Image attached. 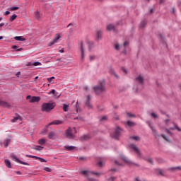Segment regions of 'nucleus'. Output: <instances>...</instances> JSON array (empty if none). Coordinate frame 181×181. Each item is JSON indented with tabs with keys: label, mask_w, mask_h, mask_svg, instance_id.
Returning <instances> with one entry per match:
<instances>
[{
	"label": "nucleus",
	"mask_w": 181,
	"mask_h": 181,
	"mask_svg": "<svg viewBox=\"0 0 181 181\" xmlns=\"http://www.w3.org/2000/svg\"><path fill=\"white\" fill-rule=\"evenodd\" d=\"M135 86L134 88H135L136 93H139L141 90H144V76L139 75L135 78Z\"/></svg>",
	"instance_id": "1"
},
{
	"label": "nucleus",
	"mask_w": 181,
	"mask_h": 181,
	"mask_svg": "<svg viewBox=\"0 0 181 181\" xmlns=\"http://www.w3.org/2000/svg\"><path fill=\"white\" fill-rule=\"evenodd\" d=\"M93 91H95L96 95H100L103 93H105V81H100L93 87Z\"/></svg>",
	"instance_id": "2"
},
{
	"label": "nucleus",
	"mask_w": 181,
	"mask_h": 181,
	"mask_svg": "<svg viewBox=\"0 0 181 181\" xmlns=\"http://www.w3.org/2000/svg\"><path fill=\"white\" fill-rule=\"evenodd\" d=\"M56 107L55 103H45L41 106V111L42 112H50Z\"/></svg>",
	"instance_id": "3"
},
{
	"label": "nucleus",
	"mask_w": 181,
	"mask_h": 181,
	"mask_svg": "<svg viewBox=\"0 0 181 181\" xmlns=\"http://www.w3.org/2000/svg\"><path fill=\"white\" fill-rule=\"evenodd\" d=\"M120 159L124 160V162H125V163L129 165V166H136L137 168H139V166H141L139 164L134 163V161L129 160L128 158V157H127L124 155H120Z\"/></svg>",
	"instance_id": "4"
},
{
	"label": "nucleus",
	"mask_w": 181,
	"mask_h": 181,
	"mask_svg": "<svg viewBox=\"0 0 181 181\" xmlns=\"http://www.w3.org/2000/svg\"><path fill=\"white\" fill-rule=\"evenodd\" d=\"M115 132L113 134H111L112 138H114L115 139H119V135H121V129H122V128H121L120 127L117 126L115 128Z\"/></svg>",
	"instance_id": "5"
},
{
	"label": "nucleus",
	"mask_w": 181,
	"mask_h": 181,
	"mask_svg": "<svg viewBox=\"0 0 181 181\" xmlns=\"http://www.w3.org/2000/svg\"><path fill=\"white\" fill-rule=\"evenodd\" d=\"M85 107H87L88 110H93L94 108V107L93 106V104H91V96H90V95L86 96Z\"/></svg>",
	"instance_id": "6"
},
{
	"label": "nucleus",
	"mask_w": 181,
	"mask_h": 181,
	"mask_svg": "<svg viewBox=\"0 0 181 181\" xmlns=\"http://www.w3.org/2000/svg\"><path fill=\"white\" fill-rule=\"evenodd\" d=\"M146 124H147V125H148L149 128L151 129L153 135L154 136H160L159 134H158V131H156V129L155 128V127H153V125H152V122L151 121H146Z\"/></svg>",
	"instance_id": "7"
},
{
	"label": "nucleus",
	"mask_w": 181,
	"mask_h": 181,
	"mask_svg": "<svg viewBox=\"0 0 181 181\" xmlns=\"http://www.w3.org/2000/svg\"><path fill=\"white\" fill-rule=\"evenodd\" d=\"M65 135L68 139H73L74 138V134H73V129L71 127H69L66 132Z\"/></svg>",
	"instance_id": "8"
},
{
	"label": "nucleus",
	"mask_w": 181,
	"mask_h": 181,
	"mask_svg": "<svg viewBox=\"0 0 181 181\" xmlns=\"http://www.w3.org/2000/svg\"><path fill=\"white\" fill-rule=\"evenodd\" d=\"M11 159L15 160V162H17V163H20L21 165H25L26 166H29V163L19 160V158H18L14 154H11Z\"/></svg>",
	"instance_id": "9"
},
{
	"label": "nucleus",
	"mask_w": 181,
	"mask_h": 181,
	"mask_svg": "<svg viewBox=\"0 0 181 181\" xmlns=\"http://www.w3.org/2000/svg\"><path fill=\"white\" fill-rule=\"evenodd\" d=\"M131 148L132 149H134V151H135V152L137 153V155L139 156H142V153L141 152V150H139V148L138 147H136V145L135 144H131Z\"/></svg>",
	"instance_id": "10"
},
{
	"label": "nucleus",
	"mask_w": 181,
	"mask_h": 181,
	"mask_svg": "<svg viewBox=\"0 0 181 181\" xmlns=\"http://www.w3.org/2000/svg\"><path fill=\"white\" fill-rule=\"evenodd\" d=\"M102 39H103V31L101 30H99L97 31L95 40L96 42H100V40H101Z\"/></svg>",
	"instance_id": "11"
},
{
	"label": "nucleus",
	"mask_w": 181,
	"mask_h": 181,
	"mask_svg": "<svg viewBox=\"0 0 181 181\" xmlns=\"http://www.w3.org/2000/svg\"><path fill=\"white\" fill-rule=\"evenodd\" d=\"M0 107H3V108H10L11 105H9V103H8V102L0 99Z\"/></svg>",
	"instance_id": "12"
},
{
	"label": "nucleus",
	"mask_w": 181,
	"mask_h": 181,
	"mask_svg": "<svg viewBox=\"0 0 181 181\" xmlns=\"http://www.w3.org/2000/svg\"><path fill=\"white\" fill-rule=\"evenodd\" d=\"M59 39H60V34H57L53 40L49 43V46H53L54 43H57V40H59Z\"/></svg>",
	"instance_id": "13"
},
{
	"label": "nucleus",
	"mask_w": 181,
	"mask_h": 181,
	"mask_svg": "<svg viewBox=\"0 0 181 181\" xmlns=\"http://www.w3.org/2000/svg\"><path fill=\"white\" fill-rule=\"evenodd\" d=\"M49 139H56L57 138V134L54 132H51L48 134Z\"/></svg>",
	"instance_id": "14"
},
{
	"label": "nucleus",
	"mask_w": 181,
	"mask_h": 181,
	"mask_svg": "<svg viewBox=\"0 0 181 181\" xmlns=\"http://www.w3.org/2000/svg\"><path fill=\"white\" fill-rule=\"evenodd\" d=\"M63 124V121L62 120H54L49 123V126L50 125H62Z\"/></svg>",
	"instance_id": "15"
},
{
	"label": "nucleus",
	"mask_w": 181,
	"mask_h": 181,
	"mask_svg": "<svg viewBox=\"0 0 181 181\" xmlns=\"http://www.w3.org/2000/svg\"><path fill=\"white\" fill-rule=\"evenodd\" d=\"M39 101H40V97L39 96H33L30 100V103H39Z\"/></svg>",
	"instance_id": "16"
},
{
	"label": "nucleus",
	"mask_w": 181,
	"mask_h": 181,
	"mask_svg": "<svg viewBox=\"0 0 181 181\" xmlns=\"http://www.w3.org/2000/svg\"><path fill=\"white\" fill-rule=\"evenodd\" d=\"M21 119H22L21 115L16 114V117H14L13 119H11V122H18V121H21Z\"/></svg>",
	"instance_id": "17"
},
{
	"label": "nucleus",
	"mask_w": 181,
	"mask_h": 181,
	"mask_svg": "<svg viewBox=\"0 0 181 181\" xmlns=\"http://www.w3.org/2000/svg\"><path fill=\"white\" fill-rule=\"evenodd\" d=\"M81 141H88L90 139V136L88 134H84L80 137Z\"/></svg>",
	"instance_id": "18"
},
{
	"label": "nucleus",
	"mask_w": 181,
	"mask_h": 181,
	"mask_svg": "<svg viewBox=\"0 0 181 181\" xmlns=\"http://www.w3.org/2000/svg\"><path fill=\"white\" fill-rule=\"evenodd\" d=\"M81 59H84V47L83 42H81Z\"/></svg>",
	"instance_id": "19"
},
{
	"label": "nucleus",
	"mask_w": 181,
	"mask_h": 181,
	"mask_svg": "<svg viewBox=\"0 0 181 181\" xmlns=\"http://www.w3.org/2000/svg\"><path fill=\"white\" fill-rule=\"evenodd\" d=\"M75 110H76L77 114H78V112H81V109H80V105H78V101H77L76 103Z\"/></svg>",
	"instance_id": "20"
},
{
	"label": "nucleus",
	"mask_w": 181,
	"mask_h": 181,
	"mask_svg": "<svg viewBox=\"0 0 181 181\" xmlns=\"http://www.w3.org/2000/svg\"><path fill=\"white\" fill-rule=\"evenodd\" d=\"M9 144H11V139H6L4 141L5 148H8V146H9Z\"/></svg>",
	"instance_id": "21"
},
{
	"label": "nucleus",
	"mask_w": 181,
	"mask_h": 181,
	"mask_svg": "<svg viewBox=\"0 0 181 181\" xmlns=\"http://www.w3.org/2000/svg\"><path fill=\"white\" fill-rule=\"evenodd\" d=\"M107 29L109 31L115 30V25H114L113 24H109L107 26Z\"/></svg>",
	"instance_id": "22"
},
{
	"label": "nucleus",
	"mask_w": 181,
	"mask_h": 181,
	"mask_svg": "<svg viewBox=\"0 0 181 181\" xmlns=\"http://www.w3.org/2000/svg\"><path fill=\"white\" fill-rule=\"evenodd\" d=\"M64 148L66 149V151H74V149H76V146H65Z\"/></svg>",
	"instance_id": "23"
},
{
	"label": "nucleus",
	"mask_w": 181,
	"mask_h": 181,
	"mask_svg": "<svg viewBox=\"0 0 181 181\" xmlns=\"http://www.w3.org/2000/svg\"><path fill=\"white\" fill-rule=\"evenodd\" d=\"M14 39L16 40H18L20 42H25V40H26V39H25L22 36H16L14 37Z\"/></svg>",
	"instance_id": "24"
},
{
	"label": "nucleus",
	"mask_w": 181,
	"mask_h": 181,
	"mask_svg": "<svg viewBox=\"0 0 181 181\" xmlns=\"http://www.w3.org/2000/svg\"><path fill=\"white\" fill-rule=\"evenodd\" d=\"M88 45L89 52H91L93 49V47H94V42H87Z\"/></svg>",
	"instance_id": "25"
},
{
	"label": "nucleus",
	"mask_w": 181,
	"mask_h": 181,
	"mask_svg": "<svg viewBox=\"0 0 181 181\" xmlns=\"http://www.w3.org/2000/svg\"><path fill=\"white\" fill-rule=\"evenodd\" d=\"M37 142L39 145H41V146L45 145V144H46V139H43V138L40 139H38Z\"/></svg>",
	"instance_id": "26"
},
{
	"label": "nucleus",
	"mask_w": 181,
	"mask_h": 181,
	"mask_svg": "<svg viewBox=\"0 0 181 181\" xmlns=\"http://www.w3.org/2000/svg\"><path fill=\"white\" fill-rule=\"evenodd\" d=\"M45 147L42 146H35L34 148H33V149H34L35 151H42V149H44Z\"/></svg>",
	"instance_id": "27"
},
{
	"label": "nucleus",
	"mask_w": 181,
	"mask_h": 181,
	"mask_svg": "<svg viewBox=\"0 0 181 181\" xmlns=\"http://www.w3.org/2000/svg\"><path fill=\"white\" fill-rule=\"evenodd\" d=\"M4 162H5L6 166H7L9 168H12L11 165V161L9 160H5Z\"/></svg>",
	"instance_id": "28"
},
{
	"label": "nucleus",
	"mask_w": 181,
	"mask_h": 181,
	"mask_svg": "<svg viewBox=\"0 0 181 181\" xmlns=\"http://www.w3.org/2000/svg\"><path fill=\"white\" fill-rule=\"evenodd\" d=\"M35 18H36V19H40V12H39V11L35 12Z\"/></svg>",
	"instance_id": "29"
},
{
	"label": "nucleus",
	"mask_w": 181,
	"mask_h": 181,
	"mask_svg": "<svg viewBox=\"0 0 181 181\" xmlns=\"http://www.w3.org/2000/svg\"><path fill=\"white\" fill-rule=\"evenodd\" d=\"M68 108H69V105L64 103L63 105V111H64V112H67Z\"/></svg>",
	"instance_id": "30"
},
{
	"label": "nucleus",
	"mask_w": 181,
	"mask_h": 181,
	"mask_svg": "<svg viewBox=\"0 0 181 181\" xmlns=\"http://www.w3.org/2000/svg\"><path fill=\"white\" fill-rule=\"evenodd\" d=\"M16 18H18V16H16V14L11 16L9 19L10 22H13V21H15Z\"/></svg>",
	"instance_id": "31"
},
{
	"label": "nucleus",
	"mask_w": 181,
	"mask_h": 181,
	"mask_svg": "<svg viewBox=\"0 0 181 181\" xmlns=\"http://www.w3.org/2000/svg\"><path fill=\"white\" fill-rule=\"evenodd\" d=\"M162 138L165 139L167 142H172V140L169 139L167 136H165V134H161Z\"/></svg>",
	"instance_id": "32"
},
{
	"label": "nucleus",
	"mask_w": 181,
	"mask_h": 181,
	"mask_svg": "<svg viewBox=\"0 0 181 181\" xmlns=\"http://www.w3.org/2000/svg\"><path fill=\"white\" fill-rule=\"evenodd\" d=\"M131 139H134V141H141V138L138 136H131Z\"/></svg>",
	"instance_id": "33"
},
{
	"label": "nucleus",
	"mask_w": 181,
	"mask_h": 181,
	"mask_svg": "<svg viewBox=\"0 0 181 181\" xmlns=\"http://www.w3.org/2000/svg\"><path fill=\"white\" fill-rule=\"evenodd\" d=\"M127 125H128V127H134V126H135V122L128 120Z\"/></svg>",
	"instance_id": "34"
},
{
	"label": "nucleus",
	"mask_w": 181,
	"mask_h": 181,
	"mask_svg": "<svg viewBox=\"0 0 181 181\" xmlns=\"http://www.w3.org/2000/svg\"><path fill=\"white\" fill-rule=\"evenodd\" d=\"M177 169H178L179 170H181V166L170 168H169V170H177Z\"/></svg>",
	"instance_id": "35"
},
{
	"label": "nucleus",
	"mask_w": 181,
	"mask_h": 181,
	"mask_svg": "<svg viewBox=\"0 0 181 181\" xmlns=\"http://www.w3.org/2000/svg\"><path fill=\"white\" fill-rule=\"evenodd\" d=\"M89 173H91L92 175H96V176H101V175H103L101 173H95L93 171L89 172Z\"/></svg>",
	"instance_id": "36"
},
{
	"label": "nucleus",
	"mask_w": 181,
	"mask_h": 181,
	"mask_svg": "<svg viewBox=\"0 0 181 181\" xmlns=\"http://www.w3.org/2000/svg\"><path fill=\"white\" fill-rule=\"evenodd\" d=\"M74 119V121H76V119H78V121H84V117L79 116V117H75Z\"/></svg>",
	"instance_id": "37"
},
{
	"label": "nucleus",
	"mask_w": 181,
	"mask_h": 181,
	"mask_svg": "<svg viewBox=\"0 0 181 181\" xmlns=\"http://www.w3.org/2000/svg\"><path fill=\"white\" fill-rule=\"evenodd\" d=\"M108 120V117H107V116H103L102 117L100 118V121H107Z\"/></svg>",
	"instance_id": "38"
},
{
	"label": "nucleus",
	"mask_w": 181,
	"mask_h": 181,
	"mask_svg": "<svg viewBox=\"0 0 181 181\" xmlns=\"http://www.w3.org/2000/svg\"><path fill=\"white\" fill-rule=\"evenodd\" d=\"M140 25L141 28H145V26L146 25V21H141Z\"/></svg>",
	"instance_id": "39"
},
{
	"label": "nucleus",
	"mask_w": 181,
	"mask_h": 181,
	"mask_svg": "<svg viewBox=\"0 0 181 181\" xmlns=\"http://www.w3.org/2000/svg\"><path fill=\"white\" fill-rule=\"evenodd\" d=\"M104 164H105L104 161H99L98 163V166H100V168H103V166H104Z\"/></svg>",
	"instance_id": "40"
},
{
	"label": "nucleus",
	"mask_w": 181,
	"mask_h": 181,
	"mask_svg": "<svg viewBox=\"0 0 181 181\" xmlns=\"http://www.w3.org/2000/svg\"><path fill=\"white\" fill-rule=\"evenodd\" d=\"M33 66H42V63L39 62H35L33 64Z\"/></svg>",
	"instance_id": "41"
},
{
	"label": "nucleus",
	"mask_w": 181,
	"mask_h": 181,
	"mask_svg": "<svg viewBox=\"0 0 181 181\" xmlns=\"http://www.w3.org/2000/svg\"><path fill=\"white\" fill-rule=\"evenodd\" d=\"M83 175H85L87 177H88V171L87 170H83L82 171Z\"/></svg>",
	"instance_id": "42"
},
{
	"label": "nucleus",
	"mask_w": 181,
	"mask_h": 181,
	"mask_svg": "<svg viewBox=\"0 0 181 181\" xmlns=\"http://www.w3.org/2000/svg\"><path fill=\"white\" fill-rule=\"evenodd\" d=\"M53 80H54V76L47 78V81L49 83H52V81H53Z\"/></svg>",
	"instance_id": "43"
},
{
	"label": "nucleus",
	"mask_w": 181,
	"mask_h": 181,
	"mask_svg": "<svg viewBox=\"0 0 181 181\" xmlns=\"http://www.w3.org/2000/svg\"><path fill=\"white\" fill-rule=\"evenodd\" d=\"M19 9V7L13 6L10 8V11H18Z\"/></svg>",
	"instance_id": "44"
},
{
	"label": "nucleus",
	"mask_w": 181,
	"mask_h": 181,
	"mask_svg": "<svg viewBox=\"0 0 181 181\" xmlns=\"http://www.w3.org/2000/svg\"><path fill=\"white\" fill-rule=\"evenodd\" d=\"M174 127L175 129H177V131L181 132V129L178 126H177V124L175 123H174Z\"/></svg>",
	"instance_id": "45"
},
{
	"label": "nucleus",
	"mask_w": 181,
	"mask_h": 181,
	"mask_svg": "<svg viewBox=\"0 0 181 181\" xmlns=\"http://www.w3.org/2000/svg\"><path fill=\"white\" fill-rule=\"evenodd\" d=\"M44 170L46 172H52V170L49 167L44 168Z\"/></svg>",
	"instance_id": "46"
},
{
	"label": "nucleus",
	"mask_w": 181,
	"mask_h": 181,
	"mask_svg": "<svg viewBox=\"0 0 181 181\" xmlns=\"http://www.w3.org/2000/svg\"><path fill=\"white\" fill-rule=\"evenodd\" d=\"M127 115L129 116V117H133L134 118H135V117H136L135 115H132V114H131L129 112H127Z\"/></svg>",
	"instance_id": "47"
},
{
	"label": "nucleus",
	"mask_w": 181,
	"mask_h": 181,
	"mask_svg": "<svg viewBox=\"0 0 181 181\" xmlns=\"http://www.w3.org/2000/svg\"><path fill=\"white\" fill-rule=\"evenodd\" d=\"M151 117H153V118H158V115L157 114H155L153 112H152L151 114Z\"/></svg>",
	"instance_id": "48"
},
{
	"label": "nucleus",
	"mask_w": 181,
	"mask_h": 181,
	"mask_svg": "<svg viewBox=\"0 0 181 181\" xmlns=\"http://www.w3.org/2000/svg\"><path fill=\"white\" fill-rule=\"evenodd\" d=\"M38 160H40V161L42 162V163H43V162H45V163L47 162L46 160H45L44 158H40V157H39Z\"/></svg>",
	"instance_id": "49"
},
{
	"label": "nucleus",
	"mask_w": 181,
	"mask_h": 181,
	"mask_svg": "<svg viewBox=\"0 0 181 181\" xmlns=\"http://www.w3.org/2000/svg\"><path fill=\"white\" fill-rule=\"evenodd\" d=\"M97 108L98 111H103L104 110V107H103V106H98Z\"/></svg>",
	"instance_id": "50"
},
{
	"label": "nucleus",
	"mask_w": 181,
	"mask_h": 181,
	"mask_svg": "<svg viewBox=\"0 0 181 181\" xmlns=\"http://www.w3.org/2000/svg\"><path fill=\"white\" fill-rule=\"evenodd\" d=\"M147 162H149V163L153 164V160L152 158H148Z\"/></svg>",
	"instance_id": "51"
},
{
	"label": "nucleus",
	"mask_w": 181,
	"mask_h": 181,
	"mask_svg": "<svg viewBox=\"0 0 181 181\" xmlns=\"http://www.w3.org/2000/svg\"><path fill=\"white\" fill-rule=\"evenodd\" d=\"M122 70L124 71V73H125V74H128V70L125 69V68L122 67Z\"/></svg>",
	"instance_id": "52"
},
{
	"label": "nucleus",
	"mask_w": 181,
	"mask_h": 181,
	"mask_svg": "<svg viewBox=\"0 0 181 181\" xmlns=\"http://www.w3.org/2000/svg\"><path fill=\"white\" fill-rule=\"evenodd\" d=\"M90 62H93V60H95V56H90Z\"/></svg>",
	"instance_id": "53"
},
{
	"label": "nucleus",
	"mask_w": 181,
	"mask_h": 181,
	"mask_svg": "<svg viewBox=\"0 0 181 181\" xmlns=\"http://www.w3.org/2000/svg\"><path fill=\"white\" fill-rule=\"evenodd\" d=\"M112 73L117 78H119V76H118V74H117V73H115V71H113Z\"/></svg>",
	"instance_id": "54"
},
{
	"label": "nucleus",
	"mask_w": 181,
	"mask_h": 181,
	"mask_svg": "<svg viewBox=\"0 0 181 181\" xmlns=\"http://www.w3.org/2000/svg\"><path fill=\"white\" fill-rule=\"evenodd\" d=\"M88 180H89V181H98V180H95L94 178H91V177H88Z\"/></svg>",
	"instance_id": "55"
},
{
	"label": "nucleus",
	"mask_w": 181,
	"mask_h": 181,
	"mask_svg": "<svg viewBox=\"0 0 181 181\" xmlns=\"http://www.w3.org/2000/svg\"><path fill=\"white\" fill-rule=\"evenodd\" d=\"M115 179H117L115 177H111L108 180L114 181V180H115Z\"/></svg>",
	"instance_id": "56"
},
{
	"label": "nucleus",
	"mask_w": 181,
	"mask_h": 181,
	"mask_svg": "<svg viewBox=\"0 0 181 181\" xmlns=\"http://www.w3.org/2000/svg\"><path fill=\"white\" fill-rule=\"evenodd\" d=\"M83 90L88 91V90H90V88L88 86H85V87H83Z\"/></svg>",
	"instance_id": "57"
},
{
	"label": "nucleus",
	"mask_w": 181,
	"mask_h": 181,
	"mask_svg": "<svg viewBox=\"0 0 181 181\" xmlns=\"http://www.w3.org/2000/svg\"><path fill=\"white\" fill-rule=\"evenodd\" d=\"M54 93H56V90L52 89V90H51V92H49V94H54Z\"/></svg>",
	"instance_id": "58"
},
{
	"label": "nucleus",
	"mask_w": 181,
	"mask_h": 181,
	"mask_svg": "<svg viewBox=\"0 0 181 181\" xmlns=\"http://www.w3.org/2000/svg\"><path fill=\"white\" fill-rule=\"evenodd\" d=\"M115 49H116V50H119V45H118V44H117V45H115Z\"/></svg>",
	"instance_id": "59"
},
{
	"label": "nucleus",
	"mask_w": 181,
	"mask_h": 181,
	"mask_svg": "<svg viewBox=\"0 0 181 181\" xmlns=\"http://www.w3.org/2000/svg\"><path fill=\"white\" fill-rule=\"evenodd\" d=\"M10 13H11L10 11H6V12H4L5 16H7V15H9Z\"/></svg>",
	"instance_id": "60"
},
{
	"label": "nucleus",
	"mask_w": 181,
	"mask_h": 181,
	"mask_svg": "<svg viewBox=\"0 0 181 181\" xmlns=\"http://www.w3.org/2000/svg\"><path fill=\"white\" fill-rule=\"evenodd\" d=\"M128 45H129L128 42L126 41V42H124V47H127V46H128Z\"/></svg>",
	"instance_id": "61"
},
{
	"label": "nucleus",
	"mask_w": 181,
	"mask_h": 181,
	"mask_svg": "<svg viewBox=\"0 0 181 181\" xmlns=\"http://www.w3.org/2000/svg\"><path fill=\"white\" fill-rule=\"evenodd\" d=\"M26 98H27V100H32V96H30V95H28L27 97H26Z\"/></svg>",
	"instance_id": "62"
},
{
	"label": "nucleus",
	"mask_w": 181,
	"mask_h": 181,
	"mask_svg": "<svg viewBox=\"0 0 181 181\" xmlns=\"http://www.w3.org/2000/svg\"><path fill=\"white\" fill-rule=\"evenodd\" d=\"M25 156H26V158H33V156H32V155H25Z\"/></svg>",
	"instance_id": "63"
},
{
	"label": "nucleus",
	"mask_w": 181,
	"mask_h": 181,
	"mask_svg": "<svg viewBox=\"0 0 181 181\" xmlns=\"http://www.w3.org/2000/svg\"><path fill=\"white\" fill-rule=\"evenodd\" d=\"M134 181H141V180H139V177H137L135 178Z\"/></svg>",
	"instance_id": "64"
}]
</instances>
